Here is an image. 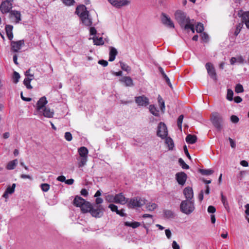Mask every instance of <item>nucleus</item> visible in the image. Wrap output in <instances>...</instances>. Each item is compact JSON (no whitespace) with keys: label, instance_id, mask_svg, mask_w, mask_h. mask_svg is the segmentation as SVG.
Returning a JSON list of instances; mask_svg holds the SVG:
<instances>
[{"label":"nucleus","instance_id":"nucleus-1","mask_svg":"<svg viewBox=\"0 0 249 249\" xmlns=\"http://www.w3.org/2000/svg\"><path fill=\"white\" fill-rule=\"evenodd\" d=\"M76 14L80 18L81 23L87 27L93 25V18L84 5H80L77 7Z\"/></svg>","mask_w":249,"mask_h":249},{"label":"nucleus","instance_id":"nucleus-2","mask_svg":"<svg viewBox=\"0 0 249 249\" xmlns=\"http://www.w3.org/2000/svg\"><path fill=\"white\" fill-rule=\"evenodd\" d=\"M174 16L175 19L182 29L184 27H189L188 24H190L193 20V19H190L187 14L181 10H177L174 14Z\"/></svg>","mask_w":249,"mask_h":249},{"label":"nucleus","instance_id":"nucleus-3","mask_svg":"<svg viewBox=\"0 0 249 249\" xmlns=\"http://www.w3.org/2000/svg\"><path fill=\"white\" fill-rule=\"evenodd\" d=\"M195 208L194 200H183L180 205V211L187 215L193 213Z\"/></svg>","mask_w":249,"mask_h":249},{"label":"nucleus","instance_id":"nucleus-4","mask_svg":"<svg viewBox=\"0 0 249 249\" xmlns=\"http://www.w3.org/2000/svg\"><path fill=\"white\" fill-rule=\"evenodd\" d=\"M146 201V199L143 198L139 196L134 197L130 200L128 203V206L131 208L141 207L145 204Z\"/></svg>","mask_w":249,"mask_h":249},{"label":"nucleus","instance_id":"nucleus-5","mask_svg":"<svg viewBox=\"0 0 249 249\" xmlns=\"http://www.w3.org/2000/svg\"><path fill=\"white\" fill-rule=\"evenodd\" d=\"M211 120L213 125L218 130H221L222 128L221 123L223 121V118L220 115L216 112L213 113Z\"/></svg>","mask_w":249,"mask_h":249},{"label":"nucleus","instance_id":"nucleus-6","mask_svg":"<svg viewBox=\"0 0 249 249\" xmlns=\"http://www.w3.org/2000/svg\"><path fill=\"white\" fill-rule=\"evenodd\" d=\"M13 7V1L9 0H3L0 5V10L2 14L10 13Z\"/></svg>","mask_w":249,"mask_h":249},{"label":"nucleus","instance_id":"nucleus-7","mask_svg":"<svg viewBox=\"0 0 249 249\" xmlns=\"http://www.w3.org/2000/svg\"><path fill=\"white\" fill-rule=\"evenodd\" d=\"M157 135L162 139L167 136V128L164 123L162 122L159 123L158 127Z\"/></svg>","mask_w":249,"mask_h":249},{"label":"nucleus","instance_id":"nucleus-8","mask_svg":"<svg viewBox=\"0 0 249 249\" xmlns=\"http://www.w3.org/2000/svg\"><path fill=\"white\" fill-rule=\"evenodd\" d=\"M161 20L162 23L169 28H174L175 25L174 22L171 18L164 13H162Z\"/></svg>","mask_w":249,"mask_h":249},{"label":"nucleus","instance_id":"nucleus-9","mask_svg":"<svg viewBox=\"0 0 249 249\" xmlns=\"http://www.w3.org/2000/svg\"><path fill=\"white\" fill-rule=\"evenodd\" d=\"M114 7L117 8L126 6L130 3L128 0H107Z\"/></svg>","mask_w":249,"mask_h":249},{"label":"nucleus","instance_id":"nucleus-10","mask_svg":"<svg viewBox=\"0 0 249 249\" xmlns=\"http://www.w3.org/2000/svg\"><path fill=\"white\" fill-rule=\"evenodd\" d=\"M47 103L48 101L45 96L42 97L39 99L36 104V109L37 114H38V113L42 112V109L46 107L45 106Z\"/></svg>","mask_w":249,"mask_h":249},{"label":"nucleus","instance_id":"nucleus-11","mask_svg":"<svg viewBox=\"0 0 249 249\" xmlns=\"http://www.w3.org/2000/svg\"><path fill=\"white\" fill-rule=\"evenodd\" d=\"M205 67L208 73L210 75V76L214 80H216V74L213 64L211 63H206Z\"/></svg>","mask_w":249,"mask_h":249},{"label":"nucleus","instance_id":"nucleus-12","mask_svg":"<svg viewBox=\"0 0 249 249\" xmlns=\"http://www.w3.org/2000/svg\"><path fill=\"white\" fill-rule=\"evenodd\" d=\"M135 102L140 106H146L149 104V99L144 95L135 97Z\"/></svg>","mask_w":249,"mask_h":249},{"label":"nucleus","instance_id":"nucleus-13","mask_svg":"<svg viewBox=\"0 0 249 249\" xmlns=\"http://www.w3.org/2000/svg\"><path fill=\"white\" fill-rule=\"evenodd\" d=\"M24 45V42L23 40L12 41L11 43L12 50L15 52H18Z\"/></svg>","mask_w":249,"mask_h":249},{"label":"nucleus","instance_id":"nucleus-14","mask_svg":"<svg viewBox=\"0 0 249 249\" xmlns=\"http://www.w3.org/2000/svg\"><path fill=\"white\" fill-rule=\"evenodd\" d=\"M176 178L179 184L183 185L186 181L187 175L184 172L178 173L176 175Z\"/></svg>","mask_w":249,"mask_h":249},{"label":"nucleus","instance_id":"nucleus-15","mask_svg":"<svg viewBox=\"0 0 249 249\" xmlns=\"http://www.w3.org/2000/svg\"><path fill=\"white\" fill-rule=\"evenodd\" d=\"M183 194L186 198V200H193L194 193L191 187H185L183 190Z\"/></svg>","mask_w":249,"mask_h":249},{"label":"nucleus","instance_id":"nucleus-16","mask_svg":"<svg viewBox=\"0 0 249 249\" xmlns=\"http://www.w3.org/2000/svg\"><path fill=\"white\" fill-rule=\"evenodd\" d=\"M10 18H14V22L16 23H19L21 20L20 12L16 10H12L10 12Z\"/></svg>","mask_w":249,"mask_h":249},{"label":"nucleus","instance_id":"nucleus-17","mask_svg":"<svg viewBox=\"0 0 249 249\" xmlns=\"http://www.w3.org/2000/svg\"><path fill=\"white\" fill-rule=\"evenodd\" d=\"M115 198V203H116L124 205L127 202V199L125 197L123 194L122 193L116 195Z\"/></svg>","mask_w":249,"mask_h":249},{"label":"nucleus","instance_id":"nucleus-18","mask_svg":"<svg viewBox=\"0 0 249 249\" xmlns=\"http://www.w3.org/2000/svg\"><path fill=\"white\" fill-rule=\"evenodd\" d=\"M38 113L44 116L45 117L50 118L53 117L54 111L53 110H51L49 107H45L42 109V112Z\"/></svg>","mask_w":249,"mask_h":249},{"label":"nucleus","instance_id":"nucleus-19","mask_svg":"<svg viewBox=\"0 0 249 249\" xmlns=\"http://www.w3.org/2000/svg\"><path fill=\"white\" fill-rule=\"evenodd\" d=\"M118 53L117 50L113 47L109 48V59L108 60L110 62L114 61L115 59L116 56Z\"/></svg>","mask_w":249,"mask_h":249},{"label":"nucleus","instance_id":"nucleus-20","mask_svg":"<svg viewBox=\"0 0 249 249\" xmlns=\"http://www.w3.org/2000/svg\"><path fill=\"white\" fill-rule=\"evenodd\" d=\"M120 81L122 83H124L127 87H131L133 85V80L129 76H124Z\"/></svg>","mask_w":249,"mask_h":249},{"label":"nucleus","instance_id":"nucleus-21","mask_svg":"<svg viewBox=\"0 0 249 249\" xmlns=\"http://www.w3.org/2000/svg\"><path fill=\"white\" fill-rule=\"evenodd\" d=\"M15 187H16V184H15V183H13L12 184V186L8 187L7 188V189H6L4 193L3 194L2 196L5 198H8L9 194H12L14 192Z\"/></svg>","mask_w":249,"mask_h":249},{"label":"nucleus","instance_id":"nucleus-22","mask_svg":"<svg viewBox=\"0 0 249 249\" xmlns=\"http://www.w3.org/2000/svg\"><path fill=\"white\" fill-rule=\"evenodd\" d=\"M78 152L79 155V157L88 158L89 150L86 147L82 146L78 148Z\"/></svg>","mask_w":249,"mask_h":249},{"label":"nucleus","instance_id":"nucleus-23","mask_svg":"<svg viewBox=\"0 0 249 249\" xmlns=\"http://www.w3.org/2000/svg\"><path fill=\"white\" fill-rule=\"evenodd\" d=\"M13 26L10 25H7L5 26V31L7 36L9 40H11L13 38Z\"/></svg>","mask_w":249,"mask_h":249},{"label":"nucleus","instance_id":"nucleus-24","mask_svg":"<svg viewBox=\"0 0 249 249\" xmlns=\"http://www.w3.org/2000/svg\"><path fill=\"white\" fill-rule=\"evenodd\" d=\"M84 202H85V200L82 197L78 196H76L73 200V204L76 207H80L82 205H83Z\"/></svg>","mask_w":249,"mask_h":249},{"label":"nucleus","instance_id":"nucleus-25","mask_svg":"<svg viewBox=\"0 0 249 249\" xmlns=\"http://www.w3.org/2000/svg\"><path fill=\"white\" fill-rule=\"evenodd\" d=\"M186 142L188 144H194L195 143L196 141H197V137L196 135H191V134H188L185 139Z\"/></svg>","mask_w":249,"mask_h":249},{"label":"nucleus","instance_id":"nucleus-26","mask_svg":"<svg viewBox=\"0 0 249 249\" xmlns=\"http://www.w3.org/2000/svg\"><path fill=\"white\" fill-rule=\"evenodd\" d=\"M81 210L83 213H87L88 212H90L91 210V205L89 202H87L85 201V202L83 203L80 207Z\"/></svg>","mask_w":249,"mask_h":249},{"label":"nucleus","instance_id":"nucleus-27","mask_svg":"<svg viewBox=\"0 0 249 249\" xmlns=\"http://www.w3.org/2000/svg\"><path fill=\"white\" fill-rule=\"evenodd\" d=\"M78 161V165L79 167H83L85 166L88 161V158L80 157L77 158Z\"/></svg>","mask_w":249,"mask_h":249},{"label":"nucleus","instance_id":"nucleus-28","mask_svg":"<svg viewBox=\"0 0 249 249\" xmlns=\"http://www.w3.org/2000/svg\"><path fill=\"white\" fill-rule=\"evenodd\" d=\"M243 22L245 23L246 26L249 29V11L244 12L242 15Z\"/></svg>","mask_w":249,"mask_h":249},{"label":"nucleus","instance_id":"nucleus-29","mask_svg":"<svg viewBox=\"0 0 249 249\" xmlns=\"http://www.w3.org/2000/svg\"><path fill=\"white\" fill-rule=\"evenodd\" d=\"M34 78V75H30V77H26L23 81L24 84L28 89H32V86L30 84L31 80Z\"/></svg>","mask_w":249,"mask_h":249},{"label":"nucleus","instance_id":"nucleus-30","mask_svg":"<svg viewBox=\"0 0 249 249\" xmlns=\"http://www.w3.org/2000/svg\"><path fill=\"white\" fill-rule=\"evenodd\" d=\"M18 161L17 159L9 161L7 164L6 169L7 170L14 169L18 164Z\"/></svg>","mask_w":249,"mask_h":249},{"label":"nucleus","instance_id":"nucleus-31","mask_svg":"<svg viewBox=\"0 0 249 249\" xmlns=\"http://www.w3.org/2000/svg\"><path fill=\"white\" fill-rule=\"evenodd\" d=\"M90 213L93 216L100 217L102 216L103 213L101 209H91Z\"/></svg>","mask_w":249,"mask_h":249},{"label":"nucleus","instance_id":"nucleus-32","mask_svg":"<svg viewBox=\"0 0 249 249\" xmlns=\"http://www.w3.org/2000/svg\"><path fill=\"white\" fill-rule=\"evenodd\" d=\"M149 109L151 114L155 116H159V110L153 105L149 106Z\"/></svg>","mask_w":249,"mask_h":249},{"label":"nucleus","instance_id":"nucleus-33","mask_svg":"<svg viewBox=\"0 0 249 249\" xmlns=\"http://www.w3.org/2000/svg\"><path fill=\"white\" fill-rule=\"evenodd\" d=\"M158 102L161 110L164 112L165 108V103L164 100L160 95L158 97Z\"/></svg>","mask_w":249,"mask_h":249},{"label":"nucleus","instance_id":"nucleus-34","mask_svg":"<svg viewBox=\"0 0 249 249\" xmlns=\"http://www.w3.org/2000/svg\"><path fill=\"white\" fill-rule=\"evenodd\" d=\"M165 143L167 145L169 150H172L174 147V143L173 140L170 137L165 138Z\"/></svg>","mask_w":249,"mask_h":249},{"label":"nucleus","instance_id":"nucleus-35","mask_svg":"<svg viewBox=\"0 0 249 249\" xmlns=\"http://www.w3.org/2000/svg\"><path fill=\"white\" fill-rule=\"evenodd\" d=\"M221 201L225 207V208L228 211H229L230 210V207H229V203H228V202L227 201V198L226 196H225L223 195V193H221Z\"/></svg>","mask_w":249,"mask_h":249},{"label":"nucleus","instance_id":"nucleus-36","mask_svg":"<svg viewBox=\"0 0 249 249\" xmlns=\"http://www.w3.org/2000/svg\"><path fill=\"white\" fill-rule=\"evenodd\" d=\"M92 39H93L94 45H103L104 43V41L103 39V38L101 37H97L96 36H94L92 38Z\"/></svg>","mask_w":249,"mask_h":249},{"label":"nucleus","instance_id":"nucleus-37","mask_svg":"<svg viewBox=\"0 0 249 249\" xmlns=\"http://www.w3.org/2000/svg\"><path fill=\"white\" fill-rule=\"evenodd\" d=\"M124 225L128 227H130L133 229L139 227L141 225L140 222H125Z\"/></svg>","mask_w":249,"mask_h":249},{"label":"nucleus","instance_id":"nucleus-38","mask_svg":"<svg viewBox=\"0 0 249 249\" xmlns=\"http://www.w3.org/2000/svg\"><path fill=\"white\" fill-rule=\"evenodd\" d=\"M164 216L166 218H173L175 217L174 213L170 210H165L163 212Z\"/></svg>","mask_w":249,"mask_h":249},{"label":"nucleus","instance_id":"nucleus-39","mask_svg":"<svg viewBox=\"0 0 249 249\" xmlns=\"http://www.w3.org/2000/svg\"><path fill=\"white\" fill-rule=\"evenodd\" d=\"M115 196H113L111 194H107L105 196V200L108 202H114L115 200Z\"/></svg>","mask_w":249,"mask_h":249},{"label":"nucleus","instance_id":"nucleus-40","mask_svg":"<svg viewBox=\"0 0 249 249\" xmlns=\"http://www.w3.org/2000/svg\"><path fill=\"white\" fill-rule=\"evenodd\" d=\"M157 206V205L155 203H149L146 205V208L148 211H152L156 209Z\"/></svg>","mask_w":249,"mask_h":249},{"label":"nucleus","instance_id":"nucleus-41","mask_svg":"<svg viewBox=\"0 0 249 249\" xmlns=\"http://www.w3.org/2000/svg\"><path fill=\"white\" fill-rule=\"evenodd\" d=\"M195 20L194 19H193L191 22L190 24H188V26L189 27L188 28H186V27H184L183 28V29L185 30H188L189 29H190L192 33H195V28H194V25H195Z\"/></svg>","mask_w":249,"mask_h":249},{"label":"nucleus","instance_id":"nucleus-42","mask_svg":"<svg viewBox=\"0 0 249 249\" xmlns=\"http://www.w3.org/2000/svg\"><path fill=\"white\" fill-rule=\"evenodd\" d=\"M183 118H184L183 115H180L178 117V121H177L178 126L181 131H182V124Z\"/></svg>","mask_w":249,"mask_h":249},{"label":"nucleus","instance_id":"nucleus-43","mask_svg":"<svg viewBox=\"0 0 249 249\" xmlns=\"http://www.w3.org/2000/svg\"><path fill=\"white\" fill-rule=\"evenodd\" d=\"M120 66L123 71L129 72L131 70L130 67L124 63L120 62Z\"/></svg>","mask_w":249,"mask_h":249},{"label":"nucleus","instance_id":"nucleus-44","mask_svg":"<svg viewBox=\"0 0 249 249\" xmlns=\"http://www.w3.org/2000/svg\"><path fill=\"white\" fill-rule=\"evenodd\" d=\"M196 30L197 33H201L204 30V27L203 24L198 23L196 26Z\"/></svg>","mask_w":249,"mask_h":249},{"label":"nucleus","instance_id":"nucleus-45","mask_svg":"<svg viewBox=\"0 0 249 249\" xmlns=\"http://www.w3.org/2000/svg\"><path fill=\"white\" fill-rule=\"evenodd\" d=\"M233 91L231 89H228L227 90V99L229 101H232L233 100Z\"/></svg>","mask_w":249,"mask_h":249},{"label":"nucleus","instance_id":"nucleus-46","mask_svg":"<svg viewBox=\"0 0 249 249\" xmlns=\"http://www.w3.org/2000/svg\"><path fill=\"white\" fill-rule=\"evenodd\" d=\"M200 172L204 175H210L213 173V171L211 169H201Z\"/></svg>","mask_w":249,"mask_h":249},{"label":"nucleus","instance_id":"nucleus-47","mask_svg":"<svg viewBox=\"0 0 249 249\" xmlns=\"http://www.w3.org/2000/svg\"><path fill=\"white\" fill-rule=\"evenodd\" d=\"M178 162L179 163L180 165L183 169H188L189 168V165H188L181 158H180L178 160Z\"/></svg>","mask_w":249,"mask_h":249},{"label":"nucleus","instance_id":"nucleus-48","mask_svg":"<svg viewBox=\"0 0 249 249\" xmlns=\"http://www.w3.org/2000/svg\"><path fill=\"white\" fill-rule=\"evenodd\" d=\"M244 91L243 87L242 85L238 84H237L235 86V91L237 93H241Z\"/></svg>","mask_w":249,"mask_h":249},{"label":"nucleus","instance_id":"nucleus-49","mask_svg":"<svg viewBox=\"0 0 249 249\" xmlns=\"http://www.w3.org/2000/svg\"><path fill=\"white\" fill-rule=\"evenodd\" d=\"M13 78L15 83H18V82L19 79L20 78L19 74L16 71H14L13 73Z\"/></svg>","mask_w":249,"mask_h":249},{"label":"nucleus","instance_id":"nucleus-50","mask_svg":"<svg viewBox=\"0 0 249 249\" xmlns=\"http://www.w3.org/2000/svg\"><path fill=\"white\" fill-rule=\"evenodd\" d=\"M40 187L43 192H47L50 187V185L47 183L41 184Z\"/></svg>","mask_w":249,"mask_h":249},{"label":"nucleus","instance_id":"nucleus-51","mask_svg":"<svg viewBox=\"0 0 249 249\" xmlns=\"http://www.w3.org/2000/svg\"><path fill=\"white\" fill-rule=\"evenodd\" d=\"M64 137H65V139L67 141H71L72 140V135L69 132H67L65 133V136H64Z\"/></svg>","mask_w":249,"mask_h":249},{"label":"nucleus","instance_id":"nucleus-52","mask_svg":"<svg viewBox=\"0 0 249 249\" xmlns=\"http://www.w3.org/2000/svg\"><path fill=\"white\" fill-rule=\"evenodd\" d=\"M235 58L236 59V62L238 64H243L245 62V59L240 55L235 57Z\"/></svg>","mask_w":249,"mask_h":249},{"label":"nucleus","instance_id":"nucleus-53","mask_svg":"<svg viewBox=\"0 0 249 249\" xmlns=\"http://www.w3.org/2000/svg\"><path fill=\"white\" fill-rule=\"evenodd\" d=\"M108 208L110 209L111 211L115 212L116 213L118 211L117 206L114 204H109L108 205Z\"/></svg>","mask_w":249,"mask_h":249},{"label":"nucleus","instance_id":"nucleus-54","mask_svg":"<svg viewBox=\"0 0 249 249\" xmlns=\"http://www.w3.org/2000/svg\"><path fill=\"white\" fill-rule=\"evenodd\" d=\"M64 4L67 6H71L74 3V0H62Z\"/></svg>","mask_w":249,"mask_h":249},{"label":"nucleus","instance_id":"nucleus-55","mask_svg":"<svg viewBox=\"0 0 249 249\" xmlns=\"http://www.w3.org/2000/svg\"><path fill=\"white\" fill-rule=\"evenodd\" d=\"M242 24H239L237 26H236V29H235V31L234 32V35L235 36H237L239 33H240V30H241V29L242 28Z\"/></svg>","mask_w":249,"mask_h":249},{"label":"nucleus","instance_id":"nucleus-56","mask_svg":"<svg viewBox=\"0 0 249 249\" xmlns=\"http://www.w3.org/2000/svg\"><path fill=\"white\" fill-rule=\"evenodd\" d=\"M231 120L233 123H237L239 122V118L237 116L232 115L231 117Z\"/></svg>","mask_w":249,"mask_h":249},{"label":"nucleus","instance_id":"nucleus-57","mask_svg":"<svg viewBox=\"0 0 249 249\" xmlns=\"http://www.w3.org/2000/svg\"><path fill=\"white\" fill-rule=\"evenodd\" d=\"M216 209L213 206H209L208 208V212L209 213H213L215 212Z\"/></svg>","mask_w":249,"mask_h":249},{"label":"nucleus","instance_id":"nucleus-58","mask_svg":"<svg viewBox=\"0 0 249 249\" xmlns=\"http://www.w3.org/2000/svg\"><path fill=\"white\" fill-rule=\"evenodd\" d=\"M229 141L230 143L231 146V148H234L236 146L235 142L231 138H229Z\"/></svg>","mask_w":249,"mask_h":249},{"label":"nucleus","instance_id":"nucleus-59","mask_svg":"<svg viewBox=\"0 0 249 249\" xmlns=\"http://www.w3.org/2000/svg\"><path fill=\"white\" fill-rule=\"evenodd\" d=\"M163 78L165 80L166 82H167V84L172 88V84L171 83V82L170 81V79L169 77L166 75V74H164V75L163 76Z\"/></svg>","mask_w":249,"mask_h":249},{"label":"nucleus","instance_id":"nucleus-60","mask_svg":"<svg viewBox=\"0 0 249 249\" xmlns=\"http://www.w3.org/2000/svg\"><path fill=\"white\" fill-rule=\"evenodd\" d=\"M172 247L173 249H180L179 245L177 243L176 241H173Z\"/></svg>","mask_w":249,"mask_h":249},{"label":"nucleus","instance_id":"nucleus-61","mask_svg":"<svg viewBox=\"0 0 249 249\" xmlns=\"http://www.w3.org/2000/svg\"><path fill=\"white\" fill-rule=\"evenodd\" d=\"M89 33L90 35H95L97 33L96 29L94 27H90L89 29Z\"/></svg>","mask_w":249,"mask_h":249},{"label":"nucleus","instance_id":"nucleus-62","mask_svg":"<svg viewBox=\"0 0 249 249\" xmlns=\"http://www.w3.org/2000/svg\"><path fill=\"white\" fill-rule=\"evenodd\" d=\"M166 236L168 239H170L171 237L172 233L169 229H166L165 231Z\"/></svg>","mask_w":249,"mask_h":249},{"label":"nucleus","instance_id":"nucleus-63","mask_svg":"<svg viewBox=\"0 0 249 249\" xmlns=\"http://www.w3.org/2000/svg\"><path fill=\"white\" fill-rule=\"evenodd\" d=\"M98 63L101 65H102L104 67H106L108 65V62L106 60H99V62H98Z\"/></svg>","mask_w":249,"mask_h":249},{"label":"nucleus","instance_id":"nucleus-64","mask_svg":"<svg viewBox=\"0 0 249 249\" xmlns=\"http://www.w3.org/2000/svg\"><path fill=\"white\" fill-rule=\"evenodd\" d=\"M208 35L206 33H203L201 35V38L203 41H207L208 39Z\"/></svg>","mask_w":249,"mask_h":249}]
</instances>
